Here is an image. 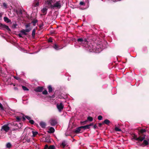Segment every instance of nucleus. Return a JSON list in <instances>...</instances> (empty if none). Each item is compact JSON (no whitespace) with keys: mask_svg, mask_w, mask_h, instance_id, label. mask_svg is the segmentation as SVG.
I'll return each instance as SVG.
<instances>
[{"mask_svg":"<svg viewBox=\"0 0 149 149\" xmlns=\"http://www.w3.org/2000/svg\"><path fill=\"white\" fill-rule=\"evenodd\" d=\"M115 130L116 132H120L121 131V129H119L116 126L115 127Z\"/></svg>","mask_w":149,"mask_h":149,"instance_id":"nucleus-27","label":"nucleus"},{"mask_svg":"<svg viewBox=\"0 0 149 149\" xmlns=\"http://www.w3.org/2000/svg\"><path fill=\"white\" fill-rule=\"evenodd\" d=\"M48 8L46 7L45 8H43L41 10V11L44 15L46 14L48 10Z\"/></svg>","mask_w":149,"mask_h":149,"instance_id":"nucleus-14","label":"nucleus"},{"mask_svg":"<svg viewBox=\"0 0 149 149\" xmlns=\"http://www.w3.org/2000/svg\"><path fill=\"white\" fill-rule=\"evenodd\" d=\"M49 123L52 126H54L58 123V120L57 118H53L50 119Z\"/></svg>","mask_w":149,"mask_h":149,"instance_id":"nucleus-4","label":"nucleus"},{"mask_svg":"<svg viewBox=\"0 0 149 149\" xmlns=\"http://www.w3.org/2000/svg\"><path fill=\"white\" fill-rule=\"evenodd\" d=\"M93 118L91 116H88L87 117V120H88L90 121H92L93 120Z\"/></svg>","mask_w":149,"mask_h":149,"instance_id":"nucleus-26","label":"nucleus"},{"mask_svg":"<svg viewBox=\"0 0 149 149\" xmlns=\"http://www.w3.org/2000/svg\"><path fill=\"white\" fill-rule=\"evenodd\" d=\"M80 128H81V129H83L84 130L89 129L88 125L85 126H80Z\"/></svg>","mask_w":149,"mask_h":149,"instance_id":"nucleus-20","label":"nucleus"},{"mask_svg":"<svg viewBox=\"0 0 149 149\" xmlns=\"http://www.w3.org/2000/svg\"><path fill=\"white\" fill-rule=\"evenodd\" d=\"M48 149H55V147L54 145H51L49 146Z\"/></svg>","mask_w":149,"mask_h":149,"instance_id":"nucleus-28","label":"nucleus"},{"mask_svg":"<svg viewBox=\"0 0 149 149\" xmlns=\"http://www.w3.org/2000/svg\"><path fill=\"white\" fill-rule=\"evenodd\" d=\"M65 143V141H64L62 142L61 143V145L63 147V148H64L66 145Z\"/></svg>","mask_w":149,"mask_h":149,"instance_id":"nucleus-30","label":"nucleus"},{"mask_svg":"<svg viewBox=\"0 0 149 149\" xmlns=\"http://www.w3.org/2000/svg\"><path fill=\"white\" fill-rule=\"evenodd\" d=\"M14 89H15V90H17V89H18L17 88V87H15Z\"/></svg>","mask_w":149,"mask_h":149,"instance_id":"nucleus-56","label":"nucleus"},{"mask_svg":"<svg viewBox=\"0 0 149 149\" xmlns=\"http://www.w3.org/2000/svg\"><path fill=\"white\" fill-rule=\"evenodd\" d=\"M16 120H17V121H18V122H19L20 121V120L21 119V118H19V116H18L16 117Z\"/></svg>","mask_w":149,"mask_h":149,"instance_id":"nucleus-38","label":"nucleus"},{"mask_svg":"<svg viewBox=\"0 0 149 149\" xmlns=\"http://www.w3.org/2000/svg\"><path fill=\"white\" fill-rule=\"evenodd\" d=\"M43 89V88L42 87L38 86L35 89V91L36 92H41Z\"/></svg>","mask_w":149,"mask_h":149,"instance_id":"nucleus-12","label":"nucleus"},{"mask_svg":"<svg viewBox=\"0 0 149 149\" xmlns=\"http://www.w3.org/2000/svg\"><path fill=\"white\" fill-rule=\"evenodd\" d=\"M56 0H46L45 4L46 7L48 8H50L52 5V3L56 2Z\"/></svg>","mask_w":149,"mask_h":149,"instance_id":"nucleus-2","label":"nucleus"},{"mask_svg":"<svg viewBox=\"0 0 149 149\" xmlns=\"http://www.w3.org/2000/svg\"><path fill=\"white\" fill-rule=\"evenodd\" d=\"M111 122L108 119H106L104 120L103 122V123L107 125H109Z\"/></svg>","mask_w":149,"mask_h":149,"instance_id":"nucleus-16","label":"nucleus"},{"mask_svg":"<svg viewBox=\"0 0 149 149\" xmlns=\"http://www.w3.org/2000/svg\"><path fill=\"white\" fill-rule=\"evenodd\" d=\"M40 126L42 128H45L46 126V124L45 122H41L40 123Z\"/></svg>","mask_w":149,"mask_h":149,"instance_id":"nucleus-15","label":"nucleus"},{"mask_svg":"<svg viewBox=\"0 0 149 149\" xmlns=\"http://www.w3.org/2000/svg\"><path fill=\"white\" fill-rule=\"evenodd\" d=\"M42 93L44 95H47L48 94V92L46 90H45L42 92Z\"/></svg>","mask_w":149,"mask_h":149,"instance_id":"nucleus-39","label":"nucleus"},{"mask_svg":"<svg viewBox=\"0 0 149 149\" xmlns=\"http://www.w3.org/2000/svg\"><path fill=\"white\" fill-rule=\"evenodd\" d=\"M32 29V28H29V29H22L20 31V32L23 34L25 35H27V33L26 32H30Z\"/></svg>","mask_w":149,"mask_h":149,"instance_id":"nucleus-8","label":"nucleus"},{"mask_svg":"<svg viewBox=\"0 0 149 149\" xmlns=\"http://www.w3.org/2000/svg\"><path fill=\"white\" fill-rule=\"evenodd\" d=\"M32 132L33 134V137H35L36 135H37L38 134V132H34L32 131Z\"/></svg>","mask_w":149,"mask_h":149,"instance_id":"nucleus-29","label":"nucleus"},{"mask_svg":"<svg viewBox=\"0 0 149 149\" xmlns=\"http://www.w3.org/2000/svg\"><path fill=\"white\" fill-rule=\"evenodd\" d=\"M56 107L58 111H61L63 109L64 105L62 103H61L59 104H57Z\"/></svg>","mask_w":149,"mask_h":149,"instance_id":"nucleus-10","label":"nucleus"},{"mask_svg":"<svg viewBox=\"0 0 149 149\" xmlns=\"http://www.w3.org/2000/svg\"><path fill=\"white\" fill-rule=\"evenodd\" d=\"M55 131L54 129L52 127H50L49 129L48 132L49 133H54Z\"/></svg>","mask_w":149,"mask_h":149,"instance_id":"nucleus-13","label":"nucleus"},{"mask_svg":"<svg viewBox=\"0 0 149 149\" xmlns=\"http://www.w3.org/2000/svg\"><path fill=\"white\" fill-rule=\"evenodd\" d=\"M18 129V128H15V129H13V131H15V130H17Z\"/></svg>","mask_w":149,"mask_h":149,"instance_id":"nucleus-55","label":"nucleus"},{"mask_svg":"<svg viewBox=\"0 0 149 149\" xmlns=\"http://www.w3.org/2000/svg\"><path fill=\"white\" fill-rule=\"evenodd\" d=\"M132 136L133 137V139H135L136 141L140 142L142 141L145 139V136L143 137H142L141 136H139L138 137H137V135H136L134 133L132 134Z\"/></svg>","mask_w":149,"mask_h":149,"instance_id":"nucleus-3","label":"nucleus"},{"mask_svg":"<svg viewBox=\"0 0 149 149\" xmlns=\"http://www.w3.org/2000/svg\"><path fill=\"white\" fill-rule=\"evenodd\" d=\"M36 29H34L32 31V36L33 38H34L35 36V33H36Z\"/></svg>","mask_w":149,"mask_h":149,"instance_id":"nucleus-24","label":"nucleus"},{"mask_svg":"<svg viewBox=\"0 0 149 149\" xmlns=\"http://www.w3.org/2000/svg\"><path fill=\"white\" fill-rule=\"evenodd\" d=\"M48 91L49 93H51L52 91V88L51 85H49L48 87Z\"/></svg>","mask_w":149,"mask_h":149,"instance_id":"nucleus-23","label":"nucleus"},{"mask_svg":"<svg viewBox=\"0 0 149 149\" xmlns=\"http://www.w3.org/2000/svg\"><path fill=\"white\" fill-rule=\"evenodd\" d=\"M93 128L95 129L96 128H98L97 126V124H95V125H94L93 127Z\"/></svg>","mask_w":149,"mask_h":149,"instance_id":"nucleus-47","label":"nucleus"},{"mask_svg":"<svg viewBox=\"0 0 149 149\" xmlns=\"http://www.w3.org/2000/svg\"><path fill=\"white\" fill-rule=\"evenodd\" d=\"M22 119H23V121H25L26 120L25 118L23 116L22 117Z\"/></svg>","mask_w":149,"mask_h":149,"instance_id":"nucleus-54","label":"nucleus"},{"mask_svg":"<svg viewBox=\"0 0 149 149\" xmlns=\"http://www.w3.org/2000/svg\"><path fill=\"white\" fill-rule=\"evenodd\" d=\"M103 117L101 115H99L98 116L97 118L99 120H101L102 119Z\"/></svg>","mask_w":149,"mask_h":149,"instance_id":"nucleus-37","label":"nucleus"},{"mask_svg":"<svg viewBox=\"0 0 149 149\" xmlns=\"http://www.w3.org/2000/svg\"><path fill=\"white\" fill-rule=\"evenodd\" d=\"M29 122L31 124H33L34 123V122L33 120H30V121H29Z\"/></svg>","mask_w":149,"mask_h":149,"instance_id":"nucleus-41","label":"nucleus"},{"mask_svg":"<svg viewBox=\"0 0 149 149\" xmlns=\"http://www.w3.org/2000/svg\"><path fill=\"white\" fill-rule=\"evenodd\" d=\"M14 77L15 79H16L17 80H21V79L19 77L16 76H14Z\"/></svg>","mask_w":149,"mask_h":149,"instance_id":"nucleus-42","label":"nucleus"},{"mask_svg":"<svg viewBox=\"0 0 149 149\" xmlns=\"http://www.w3.org/2000/svg\"><path fill=\"white\" fill-rule=\"evenodd\" d=\"M77 41L81 45L85 47L88 44V42L87 39L84 38H80L77 39Z\"/></svg>","mask_w":149,"mask_h":149,"instance_id":"nucleus-1","label":"nucleus"},{"mask_svg":"<svg viewBox=\"0 0 149 149\" xmlns=\"http://www.w3.org/2000/svg\"><path fill=\"white\" fill-rule=\"evenodd\" d=\"M25 140L28 143H30V139H28L27 138Z\"/></svg>","mask_w":149,"mask_h":149,"instance_id":"nucleus-49","label":"nucleus"},{"mask_svg":"<svg viewBox=\"0 0 149 149\" xmlns=\"http://www.w3.org/2000/svg\"><path fill=\"white\" fill-rule=\"evenodd\" d=\"M48 42H52V37H50L48 40Z\"/></svg>","mask_w":149,"mask_h":149,"instance_id":"nucleus-35","label":"nucleus"},{"mask_svg":"<svg viewBox=\"0 0 149 149\" xmlns=\"http://www.w3.org/2000/svg\"><path fill=\"white\" fill-rule=\"evenodd\" d=\"M104 124L103 123H99L98 124V125H99V127H101V126L102 125Z\"/></svg>","mask_w":149,"mask_h":149,"instance_id":"nucleus-51","label":"nucleus"},{"mask_svg":"<svg viewBox=\"0 0 149 149\" xmlns=\"http://www.w3.org/2000/svg\"><path fill=\"white\" fill-rule=\"evenodd\" d=\"M31 23H29L26 24L25 25V26L26 28H27L29 27L30 26V24Z\"/></svg>","mask_w":149,"mask_h":149,"instance_id":"nucleus-36","label":"nucleus"},{"mask_svg":"<svg viewBox=\"0 0 149 149\" xmlns=\"http://www.w3.org/2000/svg\"><path fill=\"white\" fill-rule=\"evenodd\" d=\"M38 22V20L36 19H34L31 22L33 23V26L36 25V24Z\"/></svg>","mask_w":149,"mask_h":149,"instance_id":"nucleus-25","label":"nucleus"},{"mask_svg":"<svg viewBox=\"0 0 149 149\" xmlns=\"http://www.w3.org/2000/svg\"><path fill=\"white\" fill-rule=\"evenodd\" d=\"M3 6L5 8H7V5L6 3H3Z\"/></svg>","mask_w":149,"mask_h":149,"instance_id":"nucleus-43","label":"nucleus"},{"mask_svg":"<svg viewBox=\"0 0 149 149\" xmlns=\"http://www.w3.org/2000/svg\"><path fill=\"white\" fill-rule=\"evenodd\" d=\"M93 125V123H90V124H89V125H88V126L89 128V129L90 128V126H92Z\"/></svg>","mask_w":149,"mask_h":149,"instance_id":"nucleus-48","label":"nucleus"},{"mask_svg":"<svg viewBox=\"0 0 149 149\" xmlns=\"http://www.w3.org/2000/svg\"><path fill=\"white\" fill-rule=\"evenodd\" d=\"M45 141L48 143H51V141H50V138L48 137H46Z\"/></svg>","mask_w":149,"mask_h":149,"instance_id":"nucleus-21","label":"nucleus"},{"mask_svg":"<svg viewBox=\"0 0 149 149\" xmlns=\"http://www.w3.org/2000/svg\"><path fill=\"white\" fill-rule=\"evenodd\" d=\"M22 88L23 89L24 91H29V89L26 86H22Z\"/></svg>","mask_w":149,"mask_h":149,"instance_id":"nucleus-33","label":"nucleus"},{"mask_svg":"<svg viewBox=\"0 0 149 149\" xmlns=\"http://www.w3.org/2000/svg\"><path fill=\"white\" fill-rule=\"evenodd\" d=\"M17 13L21 14V15H22V11L21 9H19L18 11H17Z\"/></svg>","mask_w":149,"mask_h":149,"instance_id":"nucleus-31","label":"nucleus"},{"mask_svg":"<svg viewBox=\"0 0 149 149\" xmlns=\"http://www.w3.org/2000/svg\"><path fill=\"white\" fill-rule=\"evenodd\" d=\"M120 0H115V1H120Z\"/></svg>","mask_w":149,"mask_h":149,"instance_id":"nucleus-57","label":"nucleus"},{"mask_svg":"<svg viewBox=\"0 0 149 149\" xmlns=\"http://www.w3.org/2000/svg\"><path fill=\"white\" fill-rule=\"evenodd\" d=\"M12 145L11 144L9 143H8L6 144V147L8 148H10L11 147Z\"/></svg>","mask_w":149,"mask_h":149,"instance_id":"nucleus-32","label":"nucleus"},{"mask_svg":"<svg viewBox=\"0 0 149 149\" xmlns=\"http://www.w3.org/2000/svg\"><path fill=\"white\" fill-rule=\"evenodd\" d=\"M25 118L27 119H28L29 120V121H30V120H31V118L30 117H29L27 116H25Z\"/></svg>","mask_w":149,"mask_h":149,"instance_id":"nucleus-44","label":"nucleus"},{"mask_svg":"<svg viewBox=\"0 0 149 149\" xmlns=\"http://www.w3.org/2000/svg\"><path fill=\"white\" fill-rule=\"evenodd\" d=\"M49 146L47 144H46L45 145V146L44 148V149H48Z\"/></svg>","mask_w":149,"mask_h":149,"instance_id":"nucleus-45","label":"nucleus"},{"mask_svg":"<svg viewBox=\"0 0 149 149\" xmlns=\"http://www.w3.org/2000/svg\"><path fill=\"white\" fill-rule=\"evenodd\" d=\"M3 130L6 132H8L10 130V127L8 126V125H4L2 127L1 130Z\"/></svg>","mask_w":149,"mask_h":149,"instance_id":"nucleus-11","label":"nucleus"},{"mask_svg":"<svg viewBox=\"0 0 149 149\" xmlns=\"http://www.w3.org/2000/svg\"><path fill=\"white\" fill-rule=\"evenodd\" d=\"M81 129V128H80V127L77 128L74 131L76 133H79Z\"/></svg>","mask_w":149,"mask_h":149,"instance_id":"nucleus-18","label":"nucleus"},{"mask_svg":"<svg viewBox=\"0 0 149 149\" xmlns=\"http://www.w3.org/2000/svg\"><path fill=\"white\" fill-rule=\"evenodd\" d=\"M0 27L3 30H7L8 31H11L10 29L9 28L8 26L4 24L0 23Z\"/></svg>","mask_w":149,"mask_h":149,"instance_id":"nucleus-6","label":"nucleus"},{"mask_svg":"<svg viewBox=\"0 0 149 149\" xmlns=\"http://www.w3.org/2000/svg\"><path fill=\"white\" fill-rule=\"evenodd\" d=\"M0 109L1 110H4V107L1 103H0Z\"/></svg>","mask_w":149,"mask_h":149,"instance_id":"nucleus-34","label":"nucleus"},{"mask_svg":"<svg viewBox=\"0 0 149 149\" xmlns=\"http://www.w3.org/2000/svg\"><path fill=\"white\" fill-rule=\"evenodd\" d=\"M146 132V130L144 129H141V130H138V134L140 136H141L142 137H143L145 136V137L146 135V134H144L143 133L145 132Z\"/></svg>","mask_w":149,"mask_h":149,"instance_id":"nucleus-7","label":"nucleus"},{"mask_svg":"<svg viewBox=\"0 0 149 149\" xmlns=\"http://www.w3.org/2000/svg\"><path fill=\"white\" fill-rule=\"evenodd\" d=\"M52 6V7L50 8L54 9L55 8H57L60 9L61 7L60 1H56V3Z\"/></svg>","mask_w":149,"mask_h":149,"instance_id":"nucleus-5","label":"nucleus"},{"mask_svg":"<svg viewBox=\"0 0 149 149\" xmlns=\"http://www.w3.org/2000/svg\"><path fill=\"white\" fill-rule=\"evenodd\" d=\"M4 21L6 22L7 23H9L11 22L10 20L7 17H4Z\"/></svg>","mask_w":149,"mask_h":149,"instance_id":"nucleus-19","label":"nucleus"},{"mask_svg":"<svg viewBox=\"0 0 149 149\" xmlns=\"http://www.w3.org/2000/svg\"><path fill=\"white\" fill-rule=\"evenodd\" d=\"M80 4L81 5L83 6V5H85V3L84 2L81 1L80 2Z\"/></svg>","mask_w":149,"mask_h":149,"instance_id":"nucleus-46","label":"nucleus"},{"mask_svg":"<svg viewBox=\"0 0 149 149\" xmlns=\"http://www.w3.org/2000/svg\"><path fill=\"white\" fill-rule=\"evenodd\" d=\"M87 121V120L83 122H81V123L82 125H84L86 124V122Z\"/></svg>","mask_w":149,"mask_h":149,"instance_id":"nucleus-40","label":"nucleus"},{"mask_svg":"<svg viewBox=\"0 0 149 149\" xmlns=\"http://www.w3.org/2000/svg\"><path fill=\"white\" fill-rule=\"evenodd\" d=\"M8 125H11L13 126H16V127H17L18 128H19V127L18 124L16 123H9L8 124Z\"/></svg>","mask_w":149,"mask_h":149,"instance_id":"nucleus-22","label":"nucleus"},{"mask_svg":"<svg viewBox=\"0 0 149 149\" xmlns=\"http://www.w3.org/2000/svg\"><path fill=\"white\" fill-rule=\"evenodd\" d=\"M53 47L56 50H58L60 49L59 47L56 44H54L53 46Z\"/></svg>","mask_w":149,"mask_h":149,"instance_id":"nucleus-17","label":"nucleus"},{"mask_svg":"<svg viewBox=\"0 0 149 149\" xmlns=\"http://www.w3.org/2000/svg\"><path fill=\"white\" fill-rule=\"evenodd\" d=\"M18 36H19V38H23L24 37L22 36V34L21 33H19L18 34Z\"/></svg>","mask_w":149,"mask_h":149,"instance_id":"nucleus-50","label":"nucleus"},{"mask_svg":"<svg viewBox=\"0 0 149 149\" xmlns=\"http://www.w3.org/2000/svg\"><path fill=\"white\" fill-rule=\"evenodd\" d=\"M143 141V143L140 145V146L144 147L147 146L149 144V142L147 140H146L144 139Z\"/></svg>","mask_w":149,"mask_h":149,"instance_id":"nucleus-9","label":"nucleus"},{"mask_svg":"<svg viewBox=\"0 0 149 149\" xmlns=\"http://www.w3.org/2000/svg\"><path fill=\"white\" fill-rule=\"evenodd\" d=\"M147 141H148V142H149V138L148 139H147Z\"/></svg>","mask_w":149,"mask_h":149,"instance_id":"nucleus-58","label":"nucleus"},{"mask_svg":"<svg viewBox=\"0 0 149 149\" xmlns=\"http://www.w3.org/2000/svg\"><path fill=\"white\" fill-rule=\"evenodd\" d=\"M17 24H13V27L14 28H16V26H17Z\"/></svg>","mask_w":149,"mask_h":149,"instance_id":"nucleus-53","label":"nucleus"},{"mask_svg":"<svg viewBox=\"0 0 149 149\" xmlns=\"http://www.w3.org/2000/svg\"><path fill=\"white\" fill-rule=\"evenodd\" d=\"M39 5V2L38 1L35 5V6H38Z\"/></svg>","mask_w":149,"mask_h":149,"instance_id":"nucleus-52","label":"nucleus"}]
</instances>
